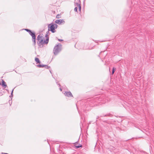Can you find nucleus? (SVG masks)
Returning a JSON list of instances; mask_svg holds the SVG:
<instances>
[{"mask_svg": "<svg viewBox=\"0 0 154 154\" xmlns=\"http://www.w3.org/2000/svg\"><path fill=\"white\" fill-rule=\"evenodd\" d=\"M61 45L60 44L57 45L54 47L53 49V52L54 54L56 55L61 51Z\"/></svg>", "mask_w": 154, "mask_h": 154, "instance_id": "1", "label": "nucleus"}, {"mask_svg": "<svg viewBox=\"0 0 154 154\" xmlns=\"http://www.w3.org/2000/svg\"><path fill=\"white\" fill-rule=\"evenodd\" d=\"M58 26V25L55 23H51L48 25V30H50L53 33L55 32L56 30L55 29H56Z\"/></svg>", "mask_w": 154, "mask_h": 154, "instance_id": "2", "label": "nucleus"}, {"mask_svg": "<svg viewBox=\"0 0 154 154\" xmlns=\"http://www.w3.org/2000/svg\"><path fill=\"white\" fill-rule=\"evenodd\" d=\"M49 38H47L44 41L43 39L39 41V43H38V45L39 46H43V45L45 44H47L48 42Z\"/></svg>", "mask_w": 154, "mask_h": 154, "instance_id": "3", "label": "nucleus"}, {"mask_svg": "<svg viewBox=\"0 0 154 154\" xmlns=\"http://www.w3.org/2000/svg\"><path fill=\"white\" fill-rule=\"evenodd\" d=\"M29 34L32 36V41L33 42L34 44L35 45L36 43L35 39V33L34 32H32L31 31Z\"/></svg>", "mask_w": 154, "mask_h": 154, "instance_id": "4", "label": "nucleus"}, {"mask_svg": "<svg viewBox=\"0 0 154 154\" xmlns=\"http://www.w3.org/2000/svg\"><path fill=\"white\" fill-rule=\"evenodd\" d=\"M76 6H77L75 8L74 11L75 12H77V9L79 8V10L80 11L81 10V6L80 4L79 3H76Z\"/></svg>", "mask_w": 154, "mask_h": 154, "instance_id": "5", "label": "nucleus"}, {"mask_svg": "<svg viewBox=\"0 0 154 154\" xmlns=\"http://www.w3.org/2000/svg\"><path fill=\"white\" fill-rule=\"evenodd\" d=\"M55 22L57 24H60L63 23H64L65 21L63 20H57Z\"/></svg>", "mask_w": 154, "mask_h": 154, "instance_id": "6", "label": "nucleus"}, {"mask_svg": "<svg viewBox=\"0 0 154 154\" xmlns=\"http://www.w3.org/2000/svg\"><path fill=\"white\" fill-rule=\"evenodd\" d=\"M65 95L68 97H72L73 96L70 91L65 92L64 93Z\"/></svg>", "mask_w": 154, "mask_h": 154, "instance_id": "7", "label": "nucleus"}, {"mask_svg": "<svg viewBox=\"0 0 154 154\" xmlns=\"http://www.w3.org/2000/svg\"><path fill=\"white\" fill-rule=\"evenodd\" d=\"M38 66L40 68L45 67L47 69H48L50 68V67L48 66L43 65H38Z\"/></svg>", "mask_w": 154, "mask_h": 154, "instance_id": "8", "label": "nucleus"}, {"mask_svg": "<svg viewBox=\"0 0 154 154\" xmlns=\"http://www.w3.org/2000/svg\"><path fill=\"white\" fill-rule=\"evenodd\" d=\"M2 86L5 87V88L6 87H7L6 82L3 80H2Z\"/></svg>", "mask_w": 154, "mask_h": 154, "instance_id": "9", "label": "nucleus"}, {"mask_svg": "<svg viewBox=\"0 0 154 154\" xmlns=\"http://www.w3.org/2000/svg\"><path fill=\"white\" fill-rule=\"evenodd\" d=\"M42 36L41 35H38V37H37V40H38L39 41L41 40H42Z\"/></svg>", "mask_w": 154, "mask_h": 154, "instance_id": "10", "label": "nucleus"}, {"mask_svg": "<svg viewBox=\"0 0 154 154\" xmlns=\"http://www.w3.org/2000/svg\"><path fill=\"white\" fill-rule=\"evenodd\" d=\"M35 60L37 63H40V61L38 58L36 57L35 58Z\"/></svg>", "mask_w": 154, "mask_h": 154, "instance_id": "11", "label": "nucleus"}, {"mask_svg": "<svg viewBox=\"0 0 154 154\" xmlns=\"http://www.w3.org/2000/svg\"><path fill=\"white\" fill-rule=\"evenodd\" d=\"M75 146L77 148H80V147H82V145L81 144H79V145H77V144H75Z\"/></svg>", "mask_w": 154, "mask_h": 154, "instance_id": "12", "label": "nucleus"}, {"mask_svg": "<svg viewBox=\"0 0 154 154\" xmlns=\"http://www.w3.org/2000/svg\"><path fill=\"white\" fill-rule=\"evenodd\" d=\"M49 32L48 31H47L46 33V34L45 35V37H46V38H48V34H49Z\"/></svg>", "mask_w": 154, "mask_h": 154, "instance_id": "13", "label": "nucleus"}, {"mask_svg": "<svg viewBox=\"0 0 154 154\" xmlns=\"http://www.w3.org/2000/svg\"><path fill=\"white\" fill-rule=\"evenodd\" d=\"M116 70V69L115 68L113 67V69H112V74H114V72Z\"/></svg>", "mask_w": 154, "mask_h": 154, "instance_id": "14", "label": "nucleus"}, {"mask_svg": "<svg viewBox=\"0 0 154 154\" xmlns=\"http://www.w3.org/2000/svg\"><path fill=\"white\" fill-rule=\"evenodd\" d=\"M60 17V15L59 14H57L56 16V18L57 19H59Z\"/></svg>", "mask_w": 154, "mask_h": 154, "instance_id": "15", "label": "nucleus"}, {"mask_svg": "<svg viewBox=\"0 0 154 154\" xmlns=\"http://www.w3.org/2000/svg\"><path fill=\"white\" fill-rule=\"evenodd\" d=\"M25 30H26V31L28 32L29 33L31 31L29 29H25Z\"/></svg>", "mask_w": 154, "mask_h": 154, "instance_id": "16", "label": "nucleus"}, {"mask_svg": "<svg viewBox=\"0 0 154 154\" xmlns=\"http://www.w3.org/2000/svg\"><path fill=\"white\" fill-rule=\"evenodd\" d=\"M58 40L60 42H61V41H63V40L61 39H58Z\"/></svg>", "mask_w": 154, "mask_h": 154, "instance_id": "17", "label": "nucleus"}, {"mask_svg": "<svg viewBox=\"0 0 154 154\" xmlns=\"http://www.w3.org/2000/svg\"><path fill=\"white\" fill-rule=\"evenodd\" d=\"M13 91H14V89H13V90H12V92H11V95H12V94H13Z\"/></svg>", "mask_w": 154, "mask_h": 154, "instance_id": "18", "label": "nucleus"}, {"mask_svg": "<svg viewBox=\"0 0 154 154\" xmlns=\"http://www.w3.org/2000/svg\"><path fill=\"white\" fill-rule=\"evenodd\" d=\"M1 154H8L7 153L2 152Z\"/></svg>", "mask_w": 154, "mask_h": 154, "instance_id": "19", "label": "nucleus"}, {"mask_svg": "<svg viewBox=\"0 0 154 154\" xmlns=\"http://www.w3.org/2000/svg\"><path fill=\"white\" fill-rule=\"evenodd\" d=\"M60 90L61 91H62V89L61 88H60Z\"/></svg>", "mask_w": 154, "mask_h": 154, "instance_id": "20", "label": "nucleus"}]
</instances>
